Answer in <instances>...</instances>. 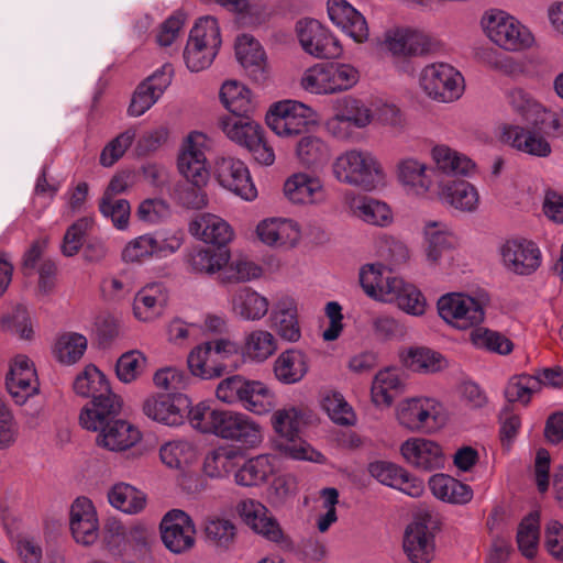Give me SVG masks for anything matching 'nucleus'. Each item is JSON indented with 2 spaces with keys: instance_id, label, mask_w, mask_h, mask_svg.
Wrapping results in <instances>:
<instances>
[{
  "instance_id": "6e6552de",
  "label": "nucleus",
  "mask_w": 563,
  "mask_h": 563,
  "mask_svg": "<svg viewBox=\"0 0 563 563\" xmlns=\"http://www.w3.org/2000/svg\"><path fill=\"white\" fill-rule=\"evenodd\" d=\"M238 352V343L228 338L198 343L187 355L188 369L192 376L200 379L219 378L228 369L227 361Z\"/></svg>"
},
{
  "instance_id": "603ef678",
  "label": "nucleus",
  "mask_w": 563,
  "mask_h": 563,
  "mask_svg": "<svg viewBox=\"0 0 563 563\" xmlns=\"http://www.w3.org/2000/svg\"><path fill=\"white\" fill-rule=\"evenodd\" d=\"M402 384L395 368L379 371L373 379L371 387L372 401L376 407H389L395 395L401 390Z\"/></svg>"
},
{
  "instance_id": "69168bd1",
  "label": "nucleus",
  "mask_w": 563,
  "mask_h": 563,
  "mask_svg": "<svg viewBox=\"0 0 563 563\" xmlns=\"http://www.w3.org/2000/svg\"><path fill=\"white\" fill-rule=\"evenodd\" d=\"M540 390V380L528 374L512 376L505 388V397L508 402L528 405L537 391Z\"/></svg>"
},
{
  "instance_id": "58836bf2",
  "label": "nucleus",
  "mask_w": 563,
  "mask_h": 563,
  "mask_svg": "<svg viewBox=\"0 0 563 563\" xmlns=\"http://www.w3.org/2000/svg\"><path fill=\"white\" fill-rule=\"evenodd\" d=\"M430 155L435 168L444 175L470 177L475 173L476 164L470 157L445 144L432 146Z\"/></svg>"
},
{
  "instance_id": "49530a36",
  "label": "nucleus",
  "mask_w": 563,
  "mask_h": 563,
  "mask_svg": "<svg viewBox=\"0 0 563 563\" xmlns=\"http://www.w3.org/2000/svg\"><path fill=\"white\" fill-rule=\"evenodd\" d=\"M295 156L305 167H319L330 159L331 147L320 135L306 134L296 143Z\"/></svg>"
},
{
  "instance_id": "f03ea898",
  "label": "nucleus",
  "mask_w": 563,
  "mask_h": 563,
  "mask_svg": "<svg viewBox=\"0 0 563 563\" xmlns=\"http://www.w3.org/2000/svg\"><path fill=\"white\" fill-rule=\"evenodd\" d=\"M334 178L364 191H375L387 186V173L377 156L367 151L353 148L340 154L333 162Z\"/></svg>"
},
{
  "instance_id": "473e14b6",
  "label": "nucleus",
  "mask_w": 563,
  "mask_h": 563,
  "mask_svg": "<svg viewBox=\"0 0 563 563\" xmlns=\"http://www.w3.org/2000/svg\"><path fill=\"white\" fill-rule=\"evenodd\" d=\"M168 302V290L162 283H151L141 288L133 300V314L141 322L158 319Z\"/></svg>"
},
{
  "instance_id": "c85d7f7f",
  "label": "nucleus",
  "mask_w": 563,
  "mask_h": 563,
  "mask_svg": "<svg viewBox=\"0 0 563 563\" xmlns=\"http://www.w3.org/2000/svg\"><path fill=\"white\" fill-rule=\"evenodd\" d=\"M328 15L331 22L355 43L368 40L369 29L364 15L346 0H328Z\"/></svg>"
},
{
  "instance_id": "4d7b16f0",
  "label": "nucleus",
  "mask_w": 563,
  "mask_h": 563,
  "mask_svg": "<svg viewBox=\"0 0 563 563\" xmlns=\"http://www.w3.org/2000/svg\"><path fill=\"white\" fill-rule=\"evenodd\" d=\"M159 456L167 467L180 470L197 457V450L187 439H174L162 444Z\"/></svg>"
},
{
  "instance_id": "2eb2a0df",
  "label": "nucleus",
  "mask_w": 563,
  "mask_h": 563,
  "mask_svg": "<svg viewBox=\"0 0 563 563\" xmlns=\"http://www.w3.org/2000/svg\"><path fill=\"white\" fill-rule=\"evenodd\" d=\"M69 531L74 541L90 548L100 539V521L97 508L91 499L77 497L69 507Z\"/></svg>"
},
{
  "instance_id": "5fc2aeb1",
  "label": "nucleus",
  "mask_w": 563,
  "mask_h": 563,
  "mask_svg": "<svg viewBox=\"0 0 563 563\" xmlns=\"http://www.w3.org/2000/svg\"><path fill=\"white\" fill-rule=\"evenodd\" d=\"M334 111L343 118L345 122L355 129H365L374 120L375 113L364 101L351 96L338 99L333 104Z\"/></svg>"
},
{
  "instance_id": "dca6fc26",
  "label": "nucleus",
  "mask_w": 563,
  "mask_h": 563,
  "mask_svg": "<svg viewBox=\"0 0 563 563\" xmlns=\"http://www.w3.org/2000/svg\"><path fill=\"white\" fill-rule=\"evenodd\" d=\"M503 266L510 273L528 276L533 274L542 263V253L539 246L530 240H507L499 247Z\"/></svg>"
},
{
  "instance_id": "de8ad7c7",
  "label": "nucleus",
  "mask_w": 563,
  "mask_h": 563,
  "mask_svg": "<svg viewBox=\"0 0 563 563\" xmlns=\"http://www.w3.org/2000/svg\"><path fill=\"white\" fill-rule=\"evenodd\" d=\"M241 453L230 445H220L207 453L203 461V472L211 478L228 477L238 470Z\"/></svg>"
},
{
  "instance_id": "a18cd8bd",
  "label": "nucleus",
  "mask_w": 563,
  "mask_h": 563,
  "mask_svg": "<svg viewBox=\"0 0 563 563\" xmlns=\"http://www.w3.org/2000/svg\"><path fill=\"white\" fill-rule=\"evenodd\" d=\"M400 357L408 369L420 374H433L448 367V361L441 353L424 346L408 347Z\"/></svg>"
},
{
  "instance_id": "8fccbe9b",
  "label": "nucleus",
  "mask_w": 563,
  "mask_h": 563,
  "mask_svg": "<svg viewBox=\"0 0 563 563\" xmlns=\"http://www.w3.org/2000/svg\"><path fill=\"white\" fill-rule=\"evenodd\" d=\"M74 390L81 397H91L92 400L115 395L112 393L106 375L93 364L85 366L82 372L77 375Z\"/></svg>"
},
{
  "instance_id": "412c9836",
  "label": "nucleus",
  "mask_w": 563,
  "mask_h": 563,
  "mask_svg": "<svg viewBox=\"0 0 563 563\" xmlns=\"http://www.w3.org/2000/svg\"><path fill=\"white\" fill-rule=\"evenodd\" d=\"M217 437L253 449L263 441V429L258 422L243 412L224 410Z\"/></svg>"
},
{
  "instance_id": "1a4fd4ad",
  "label": "nucleus",
  "mask_w": 563,
  "mask_h": 563,
  "mask_svg": "<svg viewBox=\"0 0 563 563\" xmlns=\"http://www.w3.org/2000/svg\"><path fill=\"white\" fill-rule=\"evenodd\" d=\"M265 122L278 137L292 139L316 123V111L301 101L285 99L269 106Z\"/></svg>"
},
{
  "instance_id": "e433bc0d",
  "label": "nucleus",
  "mask_w": 563,
  "mask_h": 563,
  "mask_svg": "<svg viewBox=\"0 0 563 563\" xmlns=\"http://www.w3.org/2000/svg\"><path fill=\"white\" fill-rule=\"evenodd\" d=\"M231 253L227 249L195 246L186 255L188 271L197 275L212 276L228 265Z\"/></svg>"
},
{
  "instance_id": "bb28decb",
  "label": "nucleus",
  "mask_w": 563,
  "mask_h": 563,
  "mask_svg": "<svg viewBox=\"0 0 563 563\" xmlns=\"http://www.w3.org/2000/svg\"><path fill=\"white\" fill-rule=\"evenodd\" d=\"M271 328L276 338L287 343H297L302 336L298 302L294 297H280L272 308Z\"/></svg>"
},
{
  "instance_id": "e2e57ef3",
  "label": "nucleus",
  "mask_w": 563,
  "mask_h": 563,
  "mask_svg": "<svg viewBox=\"0 0 563 563\" xmlns=\"http://www.w3.org/2000/svg\"><path fill=\"white\" fill-rule=\"evenodd\" d=\"M389 303H396L399 309L411 316H422L427 301L422 292L412 284L401 278V286L394 290Z\"/></svg>"
},
{
  "instance_id": "aec40b11",
  "label": "nucleus",
  "mask_w": 563,
  "mask_h": 563,
  "mask_svg": "<svg viewBox=\"0 0 563 563\" xmlns=\"http://www.w3.org/2000/svg\"><path fill=\"white\" fill-rule=\"evenodd\" d=\"M189 400L181 394H159L147 396L142 406L143 413L157 423L179 427L185 422V408Z\"/></svg>"
},
{
  "instance_id": "9d476101",
  "label": "nucleus",
  "mask_w": 563,
  "mask_h": 563,
  "mask_svg": "<svg viewBox=\"0 0 563 563\" xmlns=\"http://www.w3.org/2000/svg\"><path fill=\"white\" fill-rule=\"evenodd\" d=\"M184 236L179 231H157L145 233L130 240L121 252L124 263L142 264L152 260H162L175 254L183 245Z\"/></svg>"
},
{
  "instance_id": "37998d69",
  "label": "nucleus",
  "mask_w": 563,
  "mask_h": 563,
  "mask_svg": "<svg viewBox=\"0 0 563 563\" xmlns=\"http://www.w3.org/2000/svg\"><path fill=\"white\" fill-rule=\"evenodd\" d=\"M141 440V432L131 423L114 418L97 437V444L109 451H124Z\"/></svg>"
},
{
  "instance_id": "423d86ee",
  "label": "nucleus",
  "mask_w": 563,
  "mask_h": 563,
  "mask_svg": "<svg viewBox=\"0 0 563 563\" xmlns=\"http://www.w3.org/2000/svg\"><path fill=\"white\" fill-rule=\"evenodd\" d=\"M360 80V71L347 63H316L306 68L299 79L302 90L317 96H330L352 89Z\"/></svg>"
},
{
  "instance_id": "bf43d9fd",
  "label": "nucleus",
  "mask_w": 563,
  "mask_h": 563,
  "mask_svg": "<svg viewBox=\"0 0 563 563\" xmlns=\"http://www.w3.org/2000/svg\"><path fill=\"white\" fill-rule=\"evenodd\" d=\"M321 406L335 424L352 427L357 421L354 409L339 391H325L321 400Z\"/></svg>"
},
{
  "instance_id": "c9c22d12",
  "label": "nucleus",
  "mask_w": 563,
  "mask_h": 563,
  "mask_svg": "<svg viewBox=\"0 0 563 563\" xmlns=\"http://www.w3.org/2000/svg\"><path fill=\"white\" fill-rule=\"evenodd\" d=\"M190 232L207 244L222 249L234 239V230L223 218L213 213H202L190 223Z\"/></svg>"
},
{
  "instance_id": "680f3d73",
  "label": "nucleus",
  "mask_w": 563,
  "mask_h": 563,
  "mask_svg": "<svg viewBox=\"0 0 563 563\" xmlns=\"http://www.w3.org/2000/svg\"><path fill=\"white\" fill-rule=\"evenodd\" d=\"M223 412L224 410L213 409L207 401H200L188 410L187 417L194 429L217 437Z\"/></svg>"
},
{
  "instance_id": "79ce46f5",
  "label": "nucleus",
  "mask_w": 563,
  "mask_h": 563,
  "mask_svg": "<svg viewBox=\"0 0 563 563\" xmlns=\"http://www.w3.org/2000/svg\"><path fill=\"white\" fill-rule=\"evenodd\" d=\"M277 459L271 454H260L245 461L235 471V483L252 487L265 483L276 471Z\"/></svg>"
},
{
  "instance_id": "f3484780",
  "label": "nucleus",
  "mask_w": 563,
  "mask_h": 563,
  "mask_svg": "<svg viewBox=\"0 0 563 563\" xmlns=\"http://www.w3.org/2000/svg\"><path fill=\"white\" fill-rule=\"evenodd\" d=\"M302 49L316 58H338L343 48L338 37L317 20L300 21L297 26Z\"/></svg>"
},
{
  "instance_id": "864d4df0",
  "label": "nucleus",
  "mask_w": 563,
  "mask_h": 563,
  "mask_svg": "<svg viewBox=\"0 0 563 563\" xmlns=\"http://www.w3.org/2000/svg\"><path fill=\"white\" fill-rule=\"evenodd\" d=\"M353 214L367 224L387 227L393 220L391 208L382 200L363 197L352 205Z\"/></svg>"
},
{
  "instance_id": "3c124183",
  "label": "nucleus",
  "mask_w": 563,
  "mask_h": 563,
  "mask_svg": "<svg viewBox=\"0 0 563 563\" xmlns=\"http://www.w3.org/2000/svg\"><path fill=\"white\" fill-rule=\"evenodd\" d=\"M221 129L229 140L245 148L257 140V135L263 130L246 114L224 117L221 120Z\"/></svg>"
},
{
  "instance_id": "6e6d98bb",
  "label": "nucleus",
  "mask_w": 563,
  "mask_h": 563,
  "mask_svg": "<svg viewBox=\"0 0 563 563\" xmlns=\"http://www.w3.org/2000/svg\"><path fill=\"white\" fill-rule=\"evenodd\" d=\"M511 109L527 124L538 125L544 121V109L529 92L521 88H514L507 93Z\"/></svg>"
},
{
  "instance_id": "39448f33",
  "label": "nucleus",
  "mask_w": 563,
  "mask_h": 563,
  "mask_svg": "<svg viewBox=\"0 0 563 563\" xmlns=\"http://www.w3.org/2000/svg\"><path fill=\"white\" fill-rule=\"evenodd\" d=\"M398 424L412 433L434 434L449 421L446 407L428 396L407 397L395 409Z\"/></svg>"
},
{
  "instance_id": "7c9ffc66",
  "label": "nucleus",
  "mask_w": 563,
  "mask_h": 563,
  "mask_svg": "<svg viewBox=\"0 0 563 563\" xmlns=\"http://www.w3.org/2000/svg\"><path fill=\"white\" fill-rule=\"evenodd\" d=\"M238 511L242 520L257 534L272 542L284 541L285 537L279 523L262 503L254 499L242 500Z\"/></svg>"
},
{
  "instance_id": "4c0bfd02",
  "label": "nucleus",
  "mask_w": 563,
  "mask_h": 563,
  "mask_svg": "<svg viewBox=\"0 0 563 563\" xmlns=\"http://www.w3.org/2000/svg\"><path fill=\"white\" fill-rule=\"evenodd\" d=\"M309 371V358L300 349H288L274 361L273 372L278 382L292 385L302 380Z\"/></svg>"
},
{
  "instance_id": "338daca9",
  "label": "nucleus",
  "mask_w": 563,
  "mask_h": 563,
  "mask_svg": "<svg viewBox=\"0 0 563 563\" xmlns=\"http://www.w3.org/2000/svg\"><path fill=\"white\" fill-rule=\"evenodd\" d=\"M177 168L191 186L205 187L209 180L207 158H200L199 155L178 154Z\"/></svg>"
},
{
  "instance_id": "4be33fe9",
  "label": "nucleus",
  "mask_w": 563,
  "mask_h": 563,
  "mask_svg": "<svg viewBox=\"0 0 563 563\" xmlns=\"http://www.w3.org/2000/svg\"><path fill=\"white\" fill-rule=\"evenodd\" d=\"M256 239L267 247H295L301 238L298 222L286 217H268L257 222L255 227Z\"/></svg>"
},
{
  "instance_id": "052dcab7",
  "label": "nucleus",
  "mask_w": 563,
  "mask_h": 563,
  "mask_svg": "<svg viewBox=\"0 0 563 563\" xmlns=\"http://www.w3.org/2000/svg\"><path fill=\"white\" fill-rule=\"evenodd\" d=\"M87 339L77 332L60 334L54 345V355L58 362L66 365L77 363L87 350Z\"/></svg>"
},
{
  "instance_id": "c03bdc74",
  "label": "nucleus",
  "mask_w": 563,
  "mask_h": 563,
  "mask_svg": "<svg viewBox=\"0 0 563 563\" xmlns=\"http://www.w3.org/2000/svg\"><path fill=\"white\" fill-rule=\"evenodd\" d=\"M277 350V338L264 329H255L246 333L242 344L244 360L258 364L267 361Z\"/></svg>"
},
{
  "instance_id": "0eeeda50",
  "label": "nucleus",
  "mask_w": 563,
  "mask_h": 563,
  "mask_svg": "<svg viewBox=\"0 0 563 563\" xmlns=\"http://www.w3.org/2000/svg\"><path fill=\"white\" fill-rule=\"evenodd\" d=\"M217 398L228 405H240L255 415H266L275 407V395L266 384L241 375L222 379L216 389Z\"/></svg>"
},
{
  "instance_id": "7ed1b4c3",
  "label": "nucleus",
  "mask_w": 563,
  "mask_h": 563,
  "mask_svg": "<svg viewBox=\"0 0 563 563\" xmlns=\"http://www.w3.org/2000/svg\"><path fill=\"white\" fill-rule=\"evenodd\" d=\"M489 302L488 292L477 288L472 291H451L440 296L437 309L440 318L448 325L466 331L478 328L484 322Z\"/></svg>"
},
{
  "instance_id": "0e129e2a",
  "label": "nucleus",
  "mask_w": 563,
  "mask_h": 563,
  "mask_svg": "<svg viewBox=\"0 0 563 563\" xmlns=\"http://www.w3.org/2000/svg\"><path fill=\"white\" fill-rule=\"evenodd\" d=\"M540 537V517L538 512L526 516L518 527L517 543L520 552L528 559L536 556Z\"/></svg>"
},
{
  "instance_id": "a878e982",
  "label": "nucleus",
  "mask_w": 563,
  "mask_h": 563,
  "mask_svg": "<svg viewBox=\"0 0 563 563\" xmlns=\"http://www.w3.org/2000/svg\"><path fill=\"white\" fill-rule=\"evenodd\" d=\"M358 276L364 292L380 302H390L394 290L401 286V278L380 263L363 265Z\"/></svg>"
},
{
  "instance_id": "f8f14e48",
  "label": "nucleus",
  "mask_w": 563,
  "mask_h": 563,
  "mask_svg": "<svg viewBox=\"0 0 563 563\" xmlns=\"http://www.w3.org/2000/svg\"><path fill=\"white\" fill-rule=\"evenodd\" d=\"M419 84L429 98L444 103L459 100L465 90L464 77L460 70L443 62L424 66Z\"/></svg>"
},
{
  "instance_id": "72a5a7b5",
  "label": "nucleus",
  "mask_w": 563,
  "mask_h": 563,
  "mask_svg": "<svg viewBox=\"0 0 563 563\" xmlns=\"http://www.w3.org/2000/svg\"><path fill=\"white\" fill-rule=\"evenodd\" d=\"M501 139L518 151L530 155L544 157L551 153V146L541 135L539 124H528L527 128L511 124L505 125Z\"/></svg>"
},
{
  "instance_id": "2f4dec72",
  "label": "nucleus",
  "mask_w": 563,
  "mask_h": 563,
  "mask_svg": "<svg viewBox=\"0 0 563 563\" xmlns=\"http://www.w3.org/2000/svg\"><path fill=\"white\" fill-rule=\"evenodd\" d=\"M121 410V399L118 395L99 397L91 400L80 411L79 423L89 431L102 433Z\"/></svg>"
},
{
  "instance_id": "c756f323",
  "label": "nucleus",
  "mask_w": 563,
  "mask_h": 563,
  "mask_svg": "<svg viewBox=\"0 0 563 563\" xmlns=\"http://www.w3.org/2000/svg\"><path fill=\"white\" fill-rule=\"evenodd\" d=\"M235 56L246 74L255 81H265L269 74L267 54L254 36L242 34L235 40Z\"/></svg>"
},
{
  "instance_id": "4468645a",
  "label": "nucleus",
  "mask_w": 563,
  "mask_h": 563,
  "mask_svg": "<svg viewBox=\"0 0 563 563\" xmlns=\"http://www.w3.org/2000/svg\"><path fill=\"white\" fill-rule=\"evenodd\" d=\"M214 177L219 185L245 201L257 198V189L250 170L241 159L222 156L214 162Z\"/></svg>"
},
{
  "instance_id": "393cba45",
  "label": "nucleus",
  "mask_w": 563,
  "mask_h": 563,
  "mask_svg": "<svg viewBox=\"0 0 563 563\" xmlns=\"http://www.w3.org/2000/svg\"><path fill=\"white\" fill-rule=\"evenodd\" d=\"M8 393L16 405H24L26 400L38 393V378L33 362L25 355H16L7 375Z\"/></svg>"
},
{
  "instance_id": "774afa93",
  "label": "nucleus",
  "mask_w": 563,
  "mask_h": 563,
  "mask_svg": "<svg viewBox=\"0 0 563 563\" xmlns=\"http://www.w3.org/2000/svg\"><path fill=\"white\" fill-rule=\"evenodd\" d=\"M102 548L112 555L128 551L126 526L118 518H108L100 531Z\"/></svg>"
},
{
  "instance_id": "5701e85b",
  "label": "nucleus",
  "mask_w": 563,
  "mask_h": 563,
  "mask_svg": "<svg viewBox=\"0 0 563 563\" xmlns=\"http://www.w3.org/2000/svg\"><path fill=\"white\" fill-rule=\"evenodd\" d=\"M434 197L442 205L464 213L477 211L481 203L476 186L464 179L438 178Z\"/></svg>"
},
{
  "instance_id": "ddd939ff",
  "label": "nucleus",
  "mask_w": 563,
  "mask_h": 563,
  "mask_svg": "<svg viewBox=\"0 0 563 563\" xmlns=\"http://www.w3.org/2000/svg\"><path fill=\"white\" fill-rule=\"evenodd\" d=\"M433 169L416 157H404L396 164V178L405 194L416 199L434 196L437 179Z\"/></svg>"
},
{
  "instance_id": "a211bd4d",
  "label": "nucleus",
  "mask_w": 563,
  "mask_h": 563,
  "mask_svg": "<svg viewBox=\"0 0 563 563\" xmlns=\"http://www.w3.org/2000/svg\"><path fill=\"white\" fill-rule=\"evenodd\" d=\"M164 545L175 554L191 550L196 543V527L188 514L180 509L169 510L161 522Z\"/></svg>"
},
{
  "instance_id": "b1692460",
  "label": "nucleus",
  "mask_w": 563,
  "mask_h": 563,
  "mask_svg": "<svg viewBox=\"0 0 563 563\" xmlns=\"http://www.w3.org/2000/svg\"><path fill=\"white\" fill-rule=\"evenodd\" d=\"M172 77L173 67L170 64H165L142 81L132 96L128 109L129 115L141 117L150 110L170 85Z\"/></svg>"
},
{
  "instance_id": "09e8293b",
  "label": "nucleus",
  "mask_w": 563,
  "mask_h": 563,
  "mask_svg": "<svg viewBox=\"0 0 563 563\" xmlns=\"http://www.w3.org/2000/svg\"><path fill=\"white\" fill-rule=\"evenodd\" d=\"M107 498L111 507L126 515L140 514L146 506L145 493L123 482L111 486Z\"/></svg>"
},
{
  "instance_id": "20e7f679",
  "label": "nucleus",
  "mask_w": 563,
  "mask_h": 563,
  "mask_svg": "<svg viewBox=\"0 0 563 563\" xmlns=\"http://www.w3.org/2000/svg\"><path fill=\"white\" fill-rule=\"evenodd\" d=\"M479 24L485 36L505 52H522L534 45L536 38L531 30L505 10H486Z\"/></svg>"
},
{
  "instance_id": "cd10ccee",
  "label": "nucleus",
  "mask_w": 563,
  "mask_h": 563,
  "mask_svg": "<svg viewBox=\"0 0 563 563\" xmlns=\"http://www.w3.org/2000/svg\"><path fill=\"white\" fill-rule=\"evenodd\" d=\"M400 452L407 463L420 471L431 472L445 465L442 446L430 439L410 438L401 444Z\"/></svg>"
},
{
  "instance_id": "f704fd0d",
  "label": "nucleus",
  "mask_w": 563,
  "mask_h": 563,
  "mask_svg": "<svg viewBox=\"0 0 563 563\" xmlns=\"http://www.w3.org/2000/svg\"><path fill=\"white\" fill-rule=\"evenodd\" d=\"M404 550L412 563H430L433 560L434 534L426 522L415 521L407 527Z\"/></svg>"
},
{
  "instance_id": "ea45409f",
  "label": "nucleus",
  "mask_w": 563,
  "mask_h": 563,
  "mask_svg": "<svg viewBox=\"0 0 563 563\" xmlns=\"http://www.w3.org/2000/svg\"><path fill=\"white\" fill-rule=\"evenodd\" d=\"M432 495L446 504L463 506L473 499L472 487L443 473L432 475L428 482Z\"/></svg>"
},
{
  "instance_id": "9b49d317",
  "label": "nucleus",
  "mask_w": 563,
  "mask_h": 563,
  "mask_svg": "<svg viewBox=\"0 0 563 563\" xmlns=\"http://www.w3.org/2000/svg\"><path fill=\"white\" fill-rule=\"evenodd\" d=\"M380 47L393 59L406 60L435 52L440 47V43L421 30L395 26L384 32Z\"/></svg>"
},
{
  "instance_id": "13d9d810",
  "label": "nucleus",
  "mask_w": 563,
  "mask_h": 563,
  "mask_svg": "<svg viewBox=\"0 0 563 563\" xmlns=\"http://www.w3.org/2000/svg\"><path fill=\"white\" fill-rule=\"evenodd\" d=\"M220 99L233 115L246 114L252 109L251 90L238 80H228L222 85Z\"/></svg>"
},
{
  "instance_id": "a19ab883",
  "label": "nucleus",
  "mask_w": 563,
  "mask_h": 563,
  "mask_svg": "<svg viewBox=\"0 0 563 563\" xmlns=\"http://www.w3.org/2000/svg\"><path fill=\"white\" fill-rule=\"evenodd\" d=\"M269 309L268 299L250 287L238 289L231 298L233 314L245 321L263 319Z\"/></svg>"
},
{
  "instance_id": "f257e3e1",
  "label": "nucleus",
  "mask_w": 563,
  "mask_h": 563,
  "mask_svg": "<svg viewBox=\"0 0 563 563\" xmlns=\"http://www.w3.org/2000/svg\"><path fill=\"white\" fill-rule=\"evenodd\" d=\"M312 411L302 407L288 406L274 411L271 421L278 435L277 449L294 460L322 463L323 454L301 439L303 429L312 422Z\"/></svg>"
},
{
  "instance_id": "6ab92c4d",
  "label": "nucleus",
  "mask_w": 563,
  "mask_h": 563,
  "mask_svg": "<svg viewBox=\"0 0 563 563\" xmlns=\"http://www.w3.org/2000/svg\"><path fill=\"white\" fill-rule=\"evenodd\" d=\"M285 198L295 206H320L328 200L323 180L307 172L288 176L283 186Z\"/></svg>"
}]
</instances>
